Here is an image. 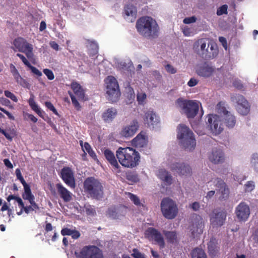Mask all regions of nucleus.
<instances>
[{"instance_id": "obj_12", "label": "nucleus", "mask_w": 258, "mask_h": 258, "mask_svg": "<svg viewBox=\"0 0 258 258\" xmlns=\"http://www.w3.org/2000/svg\"><path fill=\"white\" fill-rule=\"evenodd\" d=\"M235 217L239 222H245L250 213L249 206L244 202H241L235 208Z\"/></svg>"}, {"instance_id": "obj_35", "label": "nucleus", "mask_w": 258, "mask_h": 258, "mask_svg": "<svg viewBox=\"0 0 258 258\" xmlns=\"http://www.w3.org/2000/svg\"><path fill=\"white\" fill-rule=\"evenodd\" d=\"M124 13L127 16L136 17L137 15V9L132 5H127L124 8Z\"/></svg>"}, {"instance_id": "obj_41", "label": "nucleus", "mask_w": 258, "mask_h": 258, "mask_svg": "<svg viewBox=\"0 0 258 258\" xmlns=\"http://www.w3.org/2000/svg\"><path fill=\"white\" fill-rule=\"evenodd\" d=\"M69 94L71 98L72 103L74 107H75V108L78 111L80 110L81 109V106L79 102L78 101V100H77L75 96L73 94V93L71 92L70 91H69Z\"/></svg>"}, {"instance_id": "obj_42", "label": "nucleus", "mask_w": 258, "mask_h": 258, "mask_svg": "<svg viewBox=\"0 0 258 258\" xmlns=\"http://www.w3.org/2000/svg\"><path fill=\"white\" fill-rule=\"evenodd\" d=\"M127 195H128V197H129V198L131 199V200L134 203V204L135 205H136L137 206H141V204L140 202V200L138 198V197H137L136 195H135L133 194H132L131 192H128Z\"/></svg>"}, {"instance_id": "obj_13", "label": "nucleus", "mask_w": 258, "mask_h": 258, "mask_svg": "<svg viewBox=\"0 0 258 258\" xmlns=\"http://www.w3.org/2000/svg\"><path fill=\"white\" fill-rule=\"evenodd\" d=\"M215 183L217 194L219 195L218 199L220 201H226L229 196V188L223 180L217 178L214 182Z\"/></svg>"}, {"instance_id": "obj_2", "label": "nucleus", "mask_w": 258, "mask_h": 258, "mask_svg": "<svg viewBox=\"0 0 258 258\" xmlns=\"http://www.w3.org/2000/svg\"><path fill=\"white\" fill-rule=\"evenodd\" d=\"M116 156L119 163L126 168L136 167L140 162V154L131 147H119L116 152Z\"/></svg>"}, {"instance_id": "obj_55", "label": "nucleus", "mask_w": 258, "mask_h": 258, "mask_svg": "<svg viewBox=\"0 0 258 258\" xmlns=\"http://www.w3.org/2000/svg\"><path fill=\"white\" fill-rule=\"evenodd\" d=\"M146 98V94L145 93H139L137 95V100L139 103H143Z\"/></svg>"}, {"instance_id": "obj_51", "label": "nucleus", "mask_w": 258, "mask_h": 258, "mask_svg": "<svg viewBox=\"0 0 258 258\" xmlns=\"http://www.w3.org/2000/svg\"><path fill=\"white\" fill-rule=\"evenodd\" d=\"M165 67L166 71L169 74H174L177 72L176 69L170 64H167Z\"/></svg>"}, {"instance_id": "obj_16", "label": "nucleus", "mask_w": 258, "mask_h": 258, "mask_svg": "<svg viewBox=\"0 0 258 258\" xmlns=\"http://www.w3.org/2000/svg\"><path fill=\"white\" fill-rule=\"evenodd\" d=\"M170 169L172 172H176L180 176H187L191 174L190 167L184 163H174L171 165Z\"/></svg>"}, {"instance_id": "obj_25", "label": "nucleus", "mask_w": 258, "mask_h": 258, "mask_svg": "<svg viewBox=\"0 0 258 258\" xmlns=\"http://www.w3.org/2000/svg\"><path fill=\"white\" fill-rule=\"evenodd\" d=\"M56 187L57 192L59 194L60 198L66 202H68L71 200L72 197L71 192L61 183H57L56 184Z\"/></svg>"}, {"instance_id": "obj_43", "label": "nucleus", "mask_w": 258, "mask_h": 258, "mask_svg": "<svg viewBox=\"0 0 258 258\" xmlns=\"http://www.w3.org/2000/svg\"><path fill=\"white\" fill-rule=\"evenodd\" d=\"M7 200L8 202H10L12 200H15L18 203L19 207L20 206L23 205V202L22 200L19 197H17L15 195H9L8 197Z\"/></svg>"}, {"instance_id": "obj_10", "label": "nucleus", "mask_w": 258, "mask_h": 258, "mask_svg": "<svg viewBox=\"0 0 258 258\" xmlns=\"http://www.w3.org/2000/svg\"><path fill=\"white\" fill-rule=\"evenodd\" d=\"M13 44L20 52L25 53L28 59H31L33 58V46L25 39L18 37L14 40Z\"/></svg>"}, {"instance_id": "obj_56", "label": "nucleus", "mask_w": 258, "mask_h": 258, "mask_svg": "<svg viewBox=\"0 0 258 258\" xmlns=\"http://www.w3.org/2000/svg\"><path fill=\"white\" fill-rule=\"evenodd\" d=\"M28 68L31 70V72L33 74L37 75V76L40 77L42 76V73L35 67H33L30 64Z\"/></svg>"}, {"instance_id": "obj_23", "label": "nucleus", "mask_w": 258, "mask_h": 258, "mask_svg": "<svg viewBox=\"0 0 258 258\" xmlns=\"http://www.w3.org/2000/svg\"><path fill=\"white\" fill-rule=\"evenodd\" d=\"M104 154L105 158L112 166L114 170L117 173L120 172V166L119 165L113 153L109 149H106L104 151Z\"/></svg>"}, {"instance_id": "obj_1", "label": "nucleus", "mask_w": 258, "mask_h": 258, "mask_svg": "<svg viewBox=\"0 0 258 258\" xmlns=\"http://www.w3.org/2000/svg\"><path fill=\"white\" fill-rule=\"evenodd\" d=\"M138 32L149 39L157 38L159 35L160 28L157 22L150 17H142L136 23Z\"/></svg>"}, {"instance_id": "obj_36", "label": "nucleus", "mask_w": 258, "mask_h": 258, "mask_svg": "<svg viewBox=\"0 0 258 258\" xmlns=\"http://www.w3.org/2000/svg\"><path fill=\"white\" fill-rule=\"evenodd\" d=\"M192 258H207L206 253L202 248H196L191 253Z\"/></svg>"}, {"instance_id": "obj_18", "label": "nucleus", "mask_w": 258, "mask_h": 258, "mask_svg": "<svg viewBox=\"0 0 258 258\" xmlns=\"http://www.w3.org/2000/svg\"><path fill=\"white\" fill-rule=\"evenodd\" d=\"M139 124L137 119H134L130 124L123 127L120 134L124 137L128 138L133 136L138 131Z\"/></svg>"}, {"instance_id": "obj_30", "label": "nucleus", "mask_w": 258, "mask_h": 258, "mask_svg": "<svg viewBox=\"0 0 258 258\" xmlns=\"http://www.w3.org/2000/svg\"><path fill=\"white\" fill-rule=\"evenodd\" d=\"M208 248L210 256L213 257L217 254L219 247L217 246V243L215 238H212L210 239V241L208 243Z\"/></svg>"}, {"instance_id": "obj_29", "label": "nucleus", "mask_w": 258, "mask_h": 258, "mask_svg": "<svg viewBox=\"0 0 258 258\" xmlns=\"http://www.w3.org/2000/svg\"><path fill=\"white\" fill-rule=\"evenodd\" d=\"M158 176L167 185H169L172 183V176L165 169H160L158 171Z\"/></svg>"}, {"instance_id": "obj_62", "label": "nucleus", "mask_w": 258, "mask_h": 258, "mask_svg": "<svg viewBox=\"0 0 258 258\" xmlns=\"http://www.w3.org/2000/svg\"><path fill=\"white\" fill-rule=\"evenodd\" d=\"M0 133H2L3 135L5 136V137L9 140L12 141V137L10 135V134L7 133L6 131H5L4 129L0 127Z\"/></svg>"}, {"instance_id": "obj_48", "label": "nucleus", "mask_w": 258, "mask_h": 258, "mask_svg": "<svg viewBox=\"0 0 258 258\" xmlns=\"http://www.w3.org/2000/svg\"><path fill=\"white\" fill-rule=\"evenodd\" d=\"M133 253L132 255L134 258H146V256L144 254L140 252L137 249L134 248L133 250Z\"/></svg>"}, {"instance_id": "obj_44", "label": "nucleus", "mask_w": 258, "mask_h": 258, "mask_svg": "<svg viewBox=\"0 0 258 258\" xmlns=\"http://www.w3.org/2000/svg\"><path fill=\"white\" fill-rule=\"evenodd\" d=\"M44 104H45V106H46V107H47L48 109H49L50 110L52 111L54 114H55V115H56L57 116H59V114H58L57 110L56 109V108L54 107L53 105L50 102L46 101L45 102Z\"/></svg>"}, {"instance_id": "obj_57", "label": "nucleus", "mask_w": 258, "mask_h": 258, "mask_svg": "<svg viewBox=\"0 0 258 258\" xmlns=\"http://www.w3.org/2000/svg\"><path fill=\"white\" fill-rule=\"evenodd\" d=\"M17 56L19 57L22 62L27 66L29 67L31 64L29 61L27 59V58L22 54L17 53Z\"/></svg>"}, {"instance_id": "obj_40", "label": "nucleus", "mask_w": 258, "mask_h": 258, "mask_svg": "<svg viewBox=\"0 0 258 258\" xmlns=\"http://www.w3.org/2000/svg\"><path fill=\"white\" fill-rule=\"evenodd\" d=\"M69 94L71 98L72 103L74 107H75V108L78 111L80 110L81 109V106L79 102L78 101V100H77L75 96L73 94V93L71 92L70 91H69Z\"/></svg>"}, {"instance_id": "obj_60", "label": "nucleus", "mask_w": 258, "mask_h": 258, "mask_svg": "<svg viewBox=\"0 0 258 258\" xmlns=\"http://www.w3.org/2000/svg\"><path fill=\"white\" fill-rule=\"evenodd\" d=\"M19 207L22 208V209H24V212L27 214H28L30 213V212L33 211V208L32 206H31L30 205L28 206H25L24 203L23 206H20Z\"/></svg>"}, {"instance_id": "obj_31", "label": "nucleus", "mask_w": 258, "mask_h": 258, "mask_svg": "<svg viewBox=\"0 0 258 258\" xmlns=\"http://www.w3.org/2000/svg\"><path fill=\"white\" fill-rule=\"evenodd\" d=\"M163 233L165 235L168 242L174 244L177 241V235L175 231L163 230Z\"/></svg>"}, {"instance_id": "obj_26", "label": "nucleus", "mask_w": 258, "mask_h": 258, "mask_svg": "<svg viewBox=\"0 0 258 258\" xmlns=\"http://www.w3.org/2000/svg\"><path fill=\"white\" fill-rule=\"evenodd\" d=\"M222 112L224 115V122L226 125L229 128H232L236 123L235 116L227 111L225 108H222Z\"/></svg>"}, {"instance_id": "obj_46", "label": "nucleus", "mask_w": 258, "mask_h": 258, "mask_svg": "<svg viewBox=\"0 0 258 258\" xmlns=\"http://www.w3.org/2000/svg\"><path fill=\"white\" fill-rule=\"evenodd\" d=\"M245 191L250 192L255 187V184L253 181H248L244 185Z\"/></svg>"}, {"instance_id": "obj_39", "label": "nucleus", "mask_w": 258, "mask_h": 258, "mask_svg": "<svg viewBox=\"0 0 258 258\" xmlns=\"http://www.w3.org/2000/svg\"><path fill=\"white\" fill-rule=\"evenodd\" d=\"M251 164L254 170L258 172V154L255 153L252 155Z\"/></svg>"}, {"instance_id": "obj_14", "label": "nucleus", "mask_w": 258, "mask_h": 258, "mask_svg": "<svg viewBox=\"0 0 258 258\" xmlns=\"http://www.w3.org/2000/svg\"><path fill=\"white\" fill-rule=\"evenodd\" d=\"M237 103L236 110L242 115H247L250 111V105L248 101L241 95L236 94L232 97Z\"/></svg>"}, {"instance_id": "obj_9", "label": "nucleus", "mask_w": 258, "mask_h": 258, "mask_svg": "<svg viewBox=\"0 0 258 258\" xmlns=\"http://www.w3.org/2000/svg\"><path fill=\"white\" fill-rule=\"evenodd\" d=\"M75 254L78 258H104L102 250L95 245L85 246Z\"/></svg>"}, {"instance_id": "obj_32", "label": "nucleus", "mask_w": 258, "mask_h": 258, "mask_svg": "<svg viewBox=\"0 0 258 258\" xmlns=\"http://www.w3.org/2000/svg\"><path fill=\"white\" fill-rule=\"evenodd\" d=\"M23 185L24 189L22 195L23 199L25 200H28V201H31L32 199H35V197L31 192L30 186L27 183Z\"/></svg>"}, {"instance_id": "obj_5", "label": "nucleus", "mask_w": 258, "mask_h": 258, "mask_svg": "<svg viewBox=\"0 0 258 258\" xmlns=\"http://www.w3.org/2000/svg\"><path fill=\"white\" fill-rule=\"evenodd\" d=\"M194 48L201 54L202 57L206 59L213 58L216 56L218 49L216 44H207L205 39H200L197 41Z\"/></svg>"}, {"instance_id": "obj_52", "label": "nucleus", "mask_w": 258, "mask_h": 258, "mask_svg": "<svg viewBox=\"0 0 258 258\" xmlns=\"http://www.w3.org/2000/svg\"><path fill=\"white\" fill-rule=\"evenodd\" d=\"M17 83L24 88H29L30 87L29 83L22 77L18 81Z\"/></svg>"}, {"instance_id": "obj_11", "label": "nucleus", "mask_w": 258, "mask_h": 258, "mask_svg": "<svg viewBox=\"0 0 258 258\" xmlns=\"http://www.w3.org/2000/svg\"><path fill=\"white\" fill-rule=\"evenodd\" d=\"M207 118V123L210 126L211 133L214 135L220 134L223 130V125L220 117L216 114H209Z\"/></svg>"}, {"instance_id": "obj_7", "label": "nucleus", "mask_w": 258, "mask_h": 258, "mask_svg": "<svg viewBox=\"0 0 258 258\" xmlns=\"http://www.w3.org/2000/svg\"><path fill=\"white\" fill-rule=\"evenodd\" d=\"M177 103L188 118H193L198 114L199 105L197 101L179 98L177 100Z\"/></svg>"}, {"instance_id": "obj_6", "label": "nucleus", "mask_w": 258, "mask_h": 258, "mask_svg": "<svg viewBox=\"0 0 258 258\" xmlns=\"http://www.w3.org/2000/svg\"><path fill=\"white\" fill-rule=\"evenodd\" d=\"M106 94L107 99L111 102H116L120 96L119 85L113 76H108L106 79Z\"/></svg>"}, {"instance_id": "obj_4", "label": "nucleus", "mask_w": 258, "mask_h": 258, "mask_svg": "<svg viewBox=\"0 0 258 258\" xmlns=\"http://www.w3.org/2000/svg\"><path fill=\"white\" fill-rule=\"evenodd\" d=\"M84 189L86 194L94 199L99 200L103 196V187L100 181L94 177H87L84 181Z\"/></svg>"}, {"instance_id": "obj_38", "label": "nucleus", "mask_w": 258, "mask_h": 258, "mask_svg": "<svg viewBox=\"0 0 258 258\" xmlns=\"http://www.w3.org/2000/svg\"><path fill=\"white\" fill-rule=\"evenodd\" d=\"M118 209L116 207H112L108 209L107 214L108 216L113 219L118 218Z\"/></svg>"}, {"instance_id": "obj_53", "label": "nucleus", "mask_w": 258, "mask_h": 258, "mask_svg": "<svg viewBox=\"0 0 258 258\" xmlns=\"http://www.w3.org/2000/svg\"><path fill=\"white\" fill-rule=\"evenodd\" d=\"M126 178L128 180L132 181L134 182H136L138 180V176L132 173H129L128 174H127L126 175Z\"/></svg>"}, {"instance_id": "obj_61", "label": "nucleus", "mask_w": 258, "mask_h": 258, "mask_svg": "<svg viewBox=\"0 0 258 258\" xmlns=\"http://www.w3.org/2000/svg\"><path fill=\"white\" fill-rule=\"evenodd\" d=\"M0 110L5 113L10 119L15 120L14 116L10 112L6 110L5 108L0 106Z\"/></svg>"}, {"instance_id": "obj_27", "label": "nucleus", "mask_w": 258, "mask_h": 258, "mask_svg": "<svg viewBox=\"0 0 258 258\" xmlns=\"http://www.w3.org/2000/svg\"><path fill=\"white\" fill-rule=\"evenodd\" d=\"M71 87L78 99L83 100L85 97V92L81 85L76 82H73L71 84Z\"/></svg>"}, {"instance_id": "obj_19", "label": "nucleus", "mask_w": 258, "mask_h": 258, "mask_svg": "<svg viewBox=\"0 0 258 258\" xmlns=\"http://www.w3.org/2000/svg\"><path fill=\"white\" fill-rule=\"evenodd\" d=\"M60 173L63 181L71 187H75V180L71 169L69 167H64L61 169Z\"/></svg>"}, {"instance_id": "obj_21", "label": "nucleus", "mask_w": 258, "mask_h": 258, "mask_svg": "<svg viewBox=\"0 0 258 258\" xmlns=\"http://www.w3.org/2000/svg\"><path fill=\"white\" fill-rule=\"evenodd\" d=\"M209 160L215 164L222 163L225 160L224 154L222 150L214 149L209 156Z\"/></svg>"}, {"instance_id": "obj_34", "label": "nucleus", "mask_w": 258, "mask_h": 258, "mask_svg": "<svg viewBox=\"0 0 258 258\" xmlns=\"http://www.w3.org/2000/svg\"><path fill=\"white\" fill-rule=\"evenodd\" d=\"M133 144L137 147H142L146 144L145 136L141 134H138L133 140Z\"/></svg>"}, {"instance_id": "obj_15", "label": "nucleus", "mask_w": 258, "mask_h": 258, "mask_svg": "<svg viewBox=\"0 0 258 258\" xmlns=\"http://www.w3.org/2000/svg\"><path fill=\"white\" fill-rule=\"evenodd\" d=\"M147 236L154 240L160 246L163 248L165 246V242L161 233L156 229L153 227H149L146 231Z\"/></svg>"}, {"instance_id": "obj_54", "label": "nucleus", "mask_w": 258, "mask_h": 258, "mask_svg": "<svg viewBox=\"0 0 258 258\" xmlns=\"http://www.w3.org/2000/svg\"><path fill=\"white\" fill-rule=\"evenodd\" d=\"M197 20V18L195 16L190 17H186L183 19V22L184 24H189L195 23Z\"/></svg>"}, {"instance_id": "obj_17", "label": "nucleus", "mask_w": 258, "mask_h": 258, "mask_svg": "<svg viewBox=\"0 0 258 258\" xmlns=\"http://www.w3.org/2000/svg\"><path fill=\"white\" fill-rule=\"evenodd\" d=\"M204 223L202 217L199 215H196L192 220L191 225L189 226L190 231L194 237L197 236L203 232Z\"/></svg>"}, {"instance_id": "obj_59", "label": "nucleus", "mask_w": 258, "mask_h": 258, "mask_svg": "<svg viewBox=\"0 0 258 258\" xmlns=\"http://www.w3.org/2000/svg\"><path fill=\"white\" fill-rule=\"evenodd\" d=\"M199 82V81L195 78H191L187 82V85L189 87H192L196 86Z\"/></svg>"}, {"instance_id": "obj_33", "label": "nucleus", "mask_w": 258, "mask_h": 258, "mask_svg": "<svg viewBox=\"0 0 258 258\" xmlns=\"http://www.w3.org/2000/svg\"><path fill=\"white\" fill-rule=\"evenodd\" d=\"M29 105L31 108L35 111L40 117L43 118V114L44 112L42 111L40 107L38 106L37 103L35 102L33 98H30L28 100Z\"/></svg>"}, {"instance_id": "obj_8", "label": "nucleus", "mask_w": 258, "mask_h": 258, "mask_svg": "<svg viewBox=\"0 0 258 258\" xmlns=\"http://www.w3.org/2000/svg\"><path fill=\"white\" fill-rule=\"evenodd\" d=\"M161 210L163 216L168 219L174 218L178 213L175 203L169 198H164L161 202Z\"/></svg>"}, {"instance_id": "obj_22", "label": "nucleus", "mask_w": 258, "mask_h": 258, "mask_svg": "<svg viewBox=\"0 0 258 258\" xmlns=\"http://www.w3.org/2000/svg\"><path fill=\"white\" fill-rule=\"evenodd\" d=\"M144 120L148 126L154 127L159 123V117L153 111L148 110L145 112Z\"/></svg>"}, {"instance_id": "obj_24", "label": "nucleus", "mask_w": 258, "mask_h": 258, "mask_svg": "<svg viewBox=\"0 0 258 258\" xmlns=\"http://www.w3.org/2000/svg\"><path fill=\"white\" fill-rule=\"evenodd\" d=\"M226 217V213L224 211H220L214 214L211 217V222L215 226H221L223 225Z\"/></svg>"}, {"instance_id": "obj_58", "label": "nucleus", "mask_w": 258, "mask_h": 258, "mask_svg": "<svg viewBox=\"0 0 258 258\" xmlns=\"http://www.w3.org/2000/svg\"><path fill=\"white\" fill-rule=\"evenodd\" d=\"M73 229H71L68 228H62L61 230V234L63 236L71 235L73 234Z\"/></svg>"}, {"instance_id": "obj_63", "label": "nucleus", "mask_w": 258, "mask_h": 258, "mask_svg": "<svg viewBox=\"0 0 258 258\" xmlns=\"http://www.w3.org/2000/svg\"><path fill=\"white\" fill-rule=\"evenodd\" d=\"M189 207L194 211H197L200 209V205L198 202H194L192 204L190 205Z\"/></svg>"}, {"instance_id": "obj_3", "label": "nucleus", "mask_w": 258, "mask_h": 258, "mask_svg": "<svg viewBox=\"0 0 258 258\" xmlns=\"http://www.w3.org/2000/svg\"><path fill=\"white\" fill-rule=\"evenodd\" d=\"M177 138L181 146L189 151L194 150L196 141L192 132L186 125L180 124L177 127Z\"/></svg>"}, {"instance_id": "obj_20", "label": "nucleus", "mask_w": 258, "mask_h": 258, "mask_svg": "<svg viewBox=\"0 0 258 258\" xmlns=\"http://www.w3.org/2000/svg\"><path fill=\"white\" fill-rule=\"evenodd\" d=\"M215 72V68L208 63H204L197 70V74L201 77L208 78L211 77Z\"/></svg>"}, {"instance_id": "obj_28", "label": "nucleus", "mask_w": 258, "mask_h": 258, "mask_svg": "<svg viewBox=\"0 0 258 258\" xmlns=\"http://www.w3.org/2000/svg\"><path fill=\"white\" fill-rule=\"evenodd\" d=\"M117 112L115 108L111 107L106 110L102 115V118L106 122H111L117 115Z\"/></svg>"}, {"instance_id": "obj_64", "label": "nucleus", "mask_w": 258, "mask_h": 258, "mask_svg": "<svg viewBox=\"0 0 258 258\" xmlns=\"http://www.w3.org/2000/svg\"><path fill=\"white\" fill-rule=\"evenodd\" d=\"M233 86L239 90H242L243 89V85L239 81H234L233 83Z\"/></svg>"}, {"instance_id": "obj_47", "label": "nucleus", "mask_w": 258, "mask_h": 258, "mask_svg": "<svg viewBox=\"0 0 258 258\" xmlns=\"http://www.w3.org/2000/svg\"><path fill=\"white\" fill-rule=\"evenodd\" d=\"M44 74L47 76L49 80H52L54 78V76L53 72L48 69H45L43 71Z\"/></svg>"}, {"instance_id": "obj_45", "label": "nucleus", "mask_w": 258, "mask_h": 258, "mask_svg": "<svg viewBox=\"0 0 258 258\" xmlns=\"http://www.w3.org/2000/svg\"><path fill=\"white\" fill-rule=\"evenodd\" d=\"M228 6L226 5H224L221 6L217 9V14L218 16L222 15L223 14H227Z\"/></svg>"}, {"instance_id": "obj_37", "label": "nucleus", "mask_w": 258, "mask_h": 258, "mask_svg": "<svg viewBox=\"0 0 258 258\" xmlns=\"http://www.w3.org/2000/svg\"><path fill=\"white\" fill-rule=\"evenodd\" d=\"M82 149L83 151L85 149L93 159L97 160V156L89 143L85 142L84 146H82Z\"/></svg>"}, {"instance_id": "obj_49", "label": "nucleus", "mask_w": 258, "mask_h": 258, "mask_svg": "<svg viewBox=\"0 0 258 258\" xmlns=\"http://www.w3.org/2000/svg\"><path fill=\"white\" fill-rule=\"evenodd\" d=\"M5 95L7 97L10 98L14 102H17L18 101L15 95L8 90L5 91Z\"/></svg>"}, {"instance_id": "obj_50", "label": "nucleus", "mask_w": 258, "mask_h": 258, "mask_svg": "<svg viewBox=\"0 0 258 258\" xmlns=\"http://www.w3.org/2000/svg\"><path fill=\"white\" fill-rule=\"evenodd\" d=\"M15 173L17 179L20 181V182L23 185L27 183L25 180H24L23 177L22 176L21 171L19 168L16 170Z\"/></svg>"}]
</instances>
